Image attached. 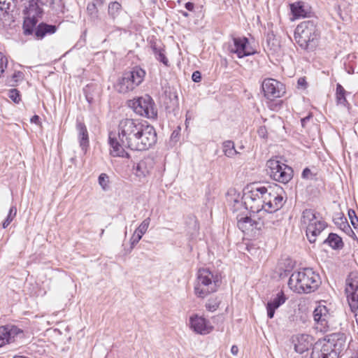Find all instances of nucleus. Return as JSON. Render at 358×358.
<instances>
[{"instance_id": "nucleus-1", "label": "nucleus", "mask_w": 358, "mask_h": 358, "mask_svg": "<svg viewBox=\"0 0 358 358\" xmlns=\"http://www.w3.org/2000/svg\"><path fill=\"white\" fill-rule=\"evenodd\" d=\"M141 122L138 119L133 118H123L120 120L117 134L110 132L108 137L110 153L113 157L130 158V155L125 149H129L132 141H136V134L140 131Z\"/></svg>"}, {"instance_id": "nucleus-2", "label": "nucleus", "mask_w": 358, "mask_h": 358, "mask_svg": "<svg viewBox=\"0 0 358 358\" xmlns=\"http://www.w3.org/2000/svg\"><path fill=\"white\" fill-rule=\"evenodd\" d=\"M320 278L312 268H306L294 271L289 277L288 285L297 293H310L317 289Z\"/></svg>"}, {"instance_id": "nucleus-3", "label": "nucleus", "mask_w": 358, "mask_h": 358, "mask_svg": "<svg viewBox=\"0 0 358 358\" xmlns=\"http://www.w3.org/2000/svg\"><path fill=\"white\" fill-rule=\"evenodd\" d=\"M320 348L314 347L310 358H338L347 348L346 336L343 333L329 335Z\"/></svg>"}, {"instance_id": "nucleus-4", "label": "nucleus", "mask_w": 358, "mask_h": 358, "mask_svg": "<svg viewBox=\"0 0 358 358\" xmlns=\"http://www.w3.org/2000/svg\"><path fill=\"white\" fill-rule=\"evenodd\" d=\"M221 282V278L218 274H214L208 268H200L194 285V294L198 298L204 299L216 292Z\"/></svg>"}, {"instance_id": "nucleus-5", "label": "nucleus", "mask_w": 358, "mask_h": 358, "mask_svg": "<svg viewBox=\"0 0 358 358\" xmlns=\"http://www.w3.org/2000/svg\"><path fill=\"white\" fill-rule=\"evenodd\" d=\"M319 31L315 20H306L297 25L294 31V38L303 49H312L319 38Z\"/></svg>"}, {"instance_id": "nucleus-6", "label": "nucleus", "mask_w": 358, "mask_h": 358, "mask_svg": "<svg viewBox=\"0 0 358 358\" xmlns=\"http://www.w3.org/2000/svg\"><path fill=\"white\" fill-rule=\"evenodd\" d=\"M301 226L306 229V236L310 243H315L316 237L326 228V222L319 213L312 209H305L301 218Z\"/></svg>"}, {"instance_id": "nucleus-7", "label": "nucleus", "mask_w": 358, "mask_h": 358, "mask_svg": "<svg viewBox=\"0 0 358 358\" xmlns=\"http://www.w3.org/2000/svg\"><path fill=\"white\" fill-rule=\"evenodd\" d=\"M266 187L253 185L248 187L243 196L244 205L252 213L264 211Z\"/></svg>"}, {"instance_id": "nucleus-8", "label": "nucleus", "mask_w": 358, "mask_h": 358, "mask_svg": "<svg viewBox=\"0 0 358 358\" xmlns=\"http://www.w3.org/2000/svg\"><path fill=\"white\" fill-rule=\"evenodd\" d=\"M145 71L140 66H134L130 71L125 72L118 79L115 88L122 94L133 91L137 86L142 83L145 76Z\"/></svg>"}, {"instance_id": "nucleus-9", "label": "nucleus", "mask_w": 358, "mask_h": 358, "mask_svg": "<svg viewBox=\"0 0 358 358\" xmlns=\"http://www.w3.org/2000/svg\"><path fill=\"white\" fill-rule=\"evenodd\" d=\"M23 13L25 15L23 23L24 34H32L38 22V18H41L43 14V1L41 0H30Z\"/></svg>"}, {"instance_id": "nucleus-10", "label": "nucleus", "mask_w": 358, "mask_h": 358, "mask_svg": "<svg viewBox=\"0 0 358 358\" xmlns=\"http://www.w3.org/2000/svg\"><path fill=\"white\" fill-rule=\"evenodd\" d=\"M141 126L140 131L136 134V141H133L130 146L129 149L131 150H147L157 142V133L155 128L143 122Z\"/></svg>"}, {"instance_id": "nucleus-11", "label": "nucleus", "mask_w": 358, "mask_h": 358, "mask_svg": "<svg viewBox=\"0 0 358 358\" xmlns=\"http://www.w3.org/2000/svg\"><path fill=\"white\" fill-rule=\"evenodd\" d=\"M266 166L271 178L277 182L286 184L293 177L292 169L277 159H269Z\"/></svg>"}, {"instance_id": "nucleus-12", "label": "nucleus", "mask_w": 358, "mask_h": 358, "mask_svg": "<svg viewBox=\"0 0 358 358\" xmlns=\"http://www.w3.org/2000/svg\"><path fill=\"white\" fill-rule=\"evenodd\" d=\"M313 318L316 324V328L320 331L327 332L334 327L335 320L333 312L322 303H320L315 308Z\"/></svg>"}, {"instance_id": "nucleus-13", "label": "nucleus", "mask_w": 358, "mask_h": 358, "mask_svg": "<svg viewBox=\"0 0 358 358\" xmlns=\"http://www.w3.org/2000/svg\"><path fill=\"white\" fill-rule=\"evenodd\" d=\"M284 194L282 188L278 185H275L273 188L269 187V189H268L266 187L264 212L270 215V214L280 210L285 202Z\"/></svg>"}, {"instance_id": "nucleus-14", "label": "nucleus", "mask_w": 358, "mask_h": 358, "mask_svg": "<svg viewBox=\"0 0 358 358\" xmlns=\"http://www.w3.org/2000/svg\"><path fill=\"white\" fill-rule=\"evenodd\" d=\"M129 106L141 116L148 118H155L157 116L154 101L149 95L146 94L137 99L129 101Z\"/></svg>"}, {"instance_id": "nucleus-15", "label": "nucleus", "mask_w": 358, "mask_h": 358, "mask_svg": "<svg viewBox=\"0 0 358 358\" xmlns=\"http://www.w3.org/2000/svg\"><path fill=\"white\" fill-rule=\"evenodd\" d=\"M262 87L265 97L271 100L282 96L285 92L284 85L272 78L265 79Z\"/></svg>"}, {"instance_id": "nucleus-16", "label": "nucleus", "mask_w": 358, "mask_h": 358, "mask_svg": "<svg viewBox=\"0 0 358 358\" xmlns=\"http://www.w3.org/2000/svg\"><path fill=\"white\" fill-rule=\"evenodd\" d=\"M345 293L352 309L358 304V273L351 272L346 279Z\"/></svg>"}, {"instance_id": "nucleus-17", "label": "nucleus", "mask_w": 358, "mask_h": 358, "mask_svg": "<svg viewBox=\"0 0 358 358\" xmlns=\"http://www.w3.org/2000/svg\"><path fill=\"white\" fill-rule=\"evenodd\" d=\"M231 53L236 54L238 58H243L254 54L249 47V41L246 37L233 38V45H229Z\"/></svg>"}, {"instance_id": "nucleus-18", "label": "nucleus", "mask_w": 358, "mask_h": 358, "mask_svg": "<svg viewBox=\"0 0 358 358\" xmlns=\"http://www.w3.org/2000/svg\"><path fill=\"white\" fill-rule=\"evenodd\" d=\"M264 225V222L260 219L255 220L248 216L238 217L237 226L245 234H256L262 230Z\"/></svg>"}, {"instance_id": "nucleus-19", "label": "nucleus", "mask_w": 358, "mask_h": 358, "mask_svg": "<svg viewBox=\"0 0 358 358\" xmlns=\"http://www.w3.org/2000/svg\"><path fill=\"white\" fill-rule=\"evenodd\" d=\"M189 327L194 332L201 335L209 334L213 329L209 321L198 315L190 317Z\"/></svg>"}, {"instance_id": "nucleus-20", "label": "nucleus", "mask_w": 358, "mask_h": 358, "mask_svg": "<svg viewBox=\"0 0 358 358\" xmlns=\"http://www.w3.org/2000/svg\"><path fill=\"white\" fill-rule=\"evenodd\" d=\"M155 165L154 159L151 157H145L140 160L133 167L134 175L139 179H142L150 174Z\"/></svg>"}, {"instance_id": "nucleus-21", "label": "nucleus", "mask_w": 358, "mask_h": 358, "mask_svg": "<svg viewBox=\"0 0 358 358\" xmlns=\"http://www.w3.org/2000/svg\"><path fill=\"white\" fill-rule=\"evenodd\" d=\"M21 334L22 331L15 326L0 327V348L14 342L15 337Z\"/></svg>"}, {"instance_id": "nucleus-22", "label": "nucleus", "mask_w": 358, "mask_h": 358, "mask_svg": "<svg viewBox=\"0 0 358 358\" xmlns=\"http://www.w3.org/2000/svg\"><path fill=\"white\" fill-rule=\"evenodd\" d=\"M76 129L77 131L78 140L79 142L80 147L84 152H86L90 145L89 134L85 124L79 120H77L76 122Z\"/></svg>"}, {"instance_id": "nucleus-23", "label": "nucleus", "mask_w": 358, "mask_h": 358, "mask_svg": "<svg viewBox=\"0 0 358 358\" xmlns=\"http://www.w3.org/2000/svg\"><path fill=\"white\" fill-rule=\"evenodd\" d=\"M312 340V336L308 334L298 335L293 341L295 351L300 354L308 351L313 345Z\"/></svg>"}, {"instance_id": "nucleus-24", "label": "nucleus", "mask_w": 358, "mask_h": 358, "mask_svg": "<svg viewBox=\"0 0 358 358\" xmlns=\"http://www.w3.org/2000/svg\"><path fill=\"white\" fill-rule=\"evenodd\" d=\"M287 298L282 291L279 292L276 296L266 304L267 315L270 319L273 318L275 311L281 305L285 303Z\"/></svg>"}, {"instance_id": "nucleus-25", "label": "nucleus", "mask_w": 358, "mask_h": 358, "mask_svg": "<svg viewBox=\"0 0 358 358\" xmlns=\"http://www.w3.org/2000/svg\"><path fill=\"white\" fill-rule=\"evenodd\" d=\"M290 9L294 19L309 17L310 12L305 8L303 2L290 4Z\"/></svg>"}, {"instance_id": "nucleus-26", "label": "nucleus", "mask_w": 358, "mask_h": 358, "mask_svg": "<svg viewBox=\"0 0 358 358\" xmlns=\"http://www.w3.org/2000/svg\"><path fill=\"white\" fill-rule=\"evenodd\" d=\"M328 243L333 249H341L343 247V242L342 238L336 234L330 233L324 242Z\"/></svg>"}, {"instance_id": "nucleus-27", "label": "nucleus", "mask_w": 358, "mask_h": 358, "mask_svg": "<svg viewBox=\"0 0 358 358\" xmlns=\"http://www.w3.org/2000/svg\"><path fill=\"white\" fill-rule=\"evenodd\" d=\"M348 92L343 87L338 83L336 85V99L337 104L342 105L345 107H349L350 104L346 99V94Z\"/></svg>"}, {"instance_id": "nucleus-28", "label": "nucleus", "mask_w": 358, "mask_h": 358, "mask_svg": "<svg viewBox=\"0 0 358 358\" xmlns=\"http://www.w3.org/2000/svg\"><path fill=\"white\" fill-rule=\"evenodd\" d=\"M335 224L338 225L341 229L345 231L347 234L350 235V233L355 234L350 225L348 223L347 219L341 216L334 220Z\"/></svg>"}, {"instance_id": "nucleus-29", "label": "nucleus", "mask_w": 358, "mask_h": 358, "mask_svg": "<svg viewBox=\"0 0 358 358\" xmlns=\"http://www.w3.org/2000/svg\"><path fill=\"white\" fill-rule=\"evenodd\" d=\"M223 152L228 157H232L238 152L235 150L234 143L231 141H226L222 144Z\"/></svg>"}, {"instance_id": "nucleus-30", "label": "nucleus", "mask_w": 358, "mask_h": 358, "mask_svg": "<svg viewBox=\"0 0 358 358\" xmlns=\"http://www.w3.org/2000/svg\"><path fill=\"white\" fill-rule=\"evenodd\" d=\"M221 303V299L219 296H215L210 298L206 303V308L210 312L215 311Z\"/></svg>"}, {"instance_id": "nucleus-31", "label": "nucleus", "mask_w": 358, "mask_h": 358, "mask_svg": "<svg viewBox=\"0 0 358 358\" xmlns=\"http://www.w3.org/2000/svg\"><path fill=\"white\" fill-rule=\"evenodd\" d=\"M49 2L50 7L56 13H62L64 3L62 0H46V3Z\"/></svg>"}, {"instance_id": "nucleus-32", "label": "nucleus", "mask_w": 358, "mask_h": 358, "mask_svg": "<svg viewBox=\"0 0 358 358\" xmlns=\"http://www.w3.org/2000/svg\"><path fill=\"white\" fill-rule=\"evenodd\" d=\"M13 3V0H0V16L8 13Z\"/></svg>"}, {"instance_id": "nucleus-33", "label": "nucleus", "mask_w": 358, "mask_h": 358, "mask_svg": "<svg viewBox=\"0 0 358 358\" xmlns=\"http://www.w3.org/2000/svg\"><path fill=\"white\" fill-rule=\"evenodd\" d=\"M16 213H17L16 208L15 206H11L9 210L7 217L2 223V227L3 229H6L10 224V222L13 221V220L15 217Z\"/></svg>"}, {"instance_id": "nucleus-34", "label": "nucleus", "mask_w": 358, "mask_h": 358, "mask_svg": "<svg viewBox=\"0 0 358 358\" xmlns=\"http://www.w3.org/2000/svg\"><path fill=\"white\" fill-rule=\"evenodd\" d=\"M150 223V218H145L138 226V227L135 230V232L140 234L141 236H143L147 231L149 225Z\"/></svg>"}, {"instance_id": "nucleus-35", "label": "nucleus", "mask_w": 358, "mask_h": 358, "mask_svg": "<svg viewBox=\"0 0 358 358\" xmlns=\"http://www.w3.org/2000/svg\"><path fill=\"white\" fill-rule=\"evenodd\" d=\"M121 4L117 1L112 2L108 6V14L114 19L121 9Z\"/></svg>"}, {"instance_id": "nucleus-36", "label": "nucleus", "mask_w": 358, "mask_h": 358, "mask_svg": "<svg viewBox=\"0 0 358 358\" xmlns=\"http://www.w3.org/2000/svg\"><path fill=\"white\" fill-rule=\"evenodd\" d=\"M87 12L91 19L94 20L98 18V9L94 3H89L87 6Z\"/></svg>"}, {"instance_id": "nucleus-37", "label": "nucleus", "mask_w": 358, "mask_h": 358, "mask_svg": "<svg viewBox=\"0 0 358 358\" xmlns=\"http://www.w3.org/2000/svg\"><path fill=\"white\" fill-rule=\"evenodd\" d=\"M99 184L106 191L108 189L109 178L106 173H101L98 178Z\"/></svg>"}, {"instance_id": "nucleus-38", "label": "nucleus", "mask_w": 358, "mask_h": 358, "mask_svg": "<svg viewBox=\"0 0 358 358\" xmlns=\"http://www.w3.org/2000/svg\"><path fill=\"white\" fill-rule=\"evenodd\" d=\"M45 36V23L41 22L34 31V37L36 39H42Z\"/></svg>"}, {"instance_id": "nucleus-39", "label": "nucleus", "mask_w": 358, "mask_h": 358, "mask_svg": "<svg viewBox=\"0 0 358 358\" xmlns=\"http://www.w3.org/2000/svg\"><path fill=\"white\" fill-rule=\"evenodd\" d=\"M8 96L15 103L20 101V92L16 89H11L8 92Z\"/></svg>"}, {"instance_id": "nucleus-40", "label": "nucleus", "mask_w": 358, "mask_h": 358, "mask_svg": "<svg viewBox=\"0 0 358 358\" xmlns=\"http://www.w3.org/2000/svg\"><path fill=\"white\" fill-rule=\"evenodd\" d=\"M142 236L134 231V234L132 235L130 239L131 250H132L134 247L139 242Z\"/></svg>"}, {"instance_id": "nucleus-41", "label": "nucleus", "mask_w": 358, "mask_h": 358, "mask_svg": "<svg viewBox=\"0 0 358 358\" xmlns=\"http://www.w3.org/2000/svg\"><path fill=\"white\" fill-rule=\"evenodd\" d=\"M155 58L157 60L162 62L165 66H169V59L166 57L164 52H159V55H157Z\"/></svg>"}, {"instance_id": "nucleus-42", "label": "nucleus", "mask_w": 358, "mask_h": 358, "mask_svg": "<svg viewBox=\"0 0 358 358\" xmlns=\"http://www.w3.org/2000/svg\"><path fill=\"white\" fill-rule=\"evenodd\" d=\"M152 50L153 51V53L155 56V57L159 55V52H165L164 49L162 48L161 46H158L157 43H154L151 45Z\"/></svg>"}, {"instance_id": "nucleus-43", "label": "nucleus", "mask_w": 358, "mask_h": 358, "mask_svg": "<svg viewBox=\"0 0 358 358\" xmlns=\"http://www.w3.org/2000/svg\"><path fill=\"white\" fill-rule=\"evenodd\" d=\"M57 26L46 24V34H52L56 32Z\"/></svg>"}, {"instance_id": "nucleus-44", "label": "nucleus", "mask_w": 358, "mask_h": 358, "mask_svg": "<svg viewBox=\"0 0 358 358\" xmlns=\"http://www.w3.org/2000/svg\"><path fill=\"white\" fill-rule=\"evenodd\" d=\"M192 79L195 83H199L201 80V74L200 71H196L192 73Z\"/></svg>"}, {"instance_id": "nucleus-45", "label": "nucleus", "mask_w": 358, "mask_h": 358, "mask_svg": "<svg viewBox=\"0 0 358 358\" xmlns=\"http://www.w3.org/2000/svg\"><path fill=\"white\" fill-rule=\"evenodd\" d=\"M301 176L303 178L308 179L312 176V172L308 168H306L303 169Z\"/></svg>"}, {"instance_id": "nucleus-46", "label": "nucleus", "mask_w": 358, "mask_h": 358, "mask_svg": "<svg viewBox=\"0 0 358 358\" xmlns=\"http://www.w3.org/2000/svg\"><path fill=\"white\" fill-rule=\"evenodd\" d=\"M298 87L301 88H306L307 85L305 78H299L297 82Z\"/></svg>"}, {"instance_id": "nucleus-47", "label": "nucleus", "mask_w": 358, "mask_h": 358, "mask_svg": "<svg viewBox=\"0 0 358 358\" xmlns=\"http://www.w3.org/2000/svg\"><path fill=\"white\" fill-rule=\"evenodd\" d=\"M257 132L260 137L264 138L266 135V129L265 127H260Z\"/></svg>"}, {"instance_id": "nucleus-48", "label": "nucleus", "mask_w": 358, "mask_h": 358, "mask_svg": "<svg viewBox=\"0 0 358 358\" xmlns=\"http://www.w3.org/2000/svg\"><path fill=\"white\" fill-rule=\"evenodd\" d=\"M31 122L32 123H35L36 124H40L41 125V122H40V117L38 115H34L31 118Z\"/></svg>"}, {"instance_id": "nucleus-49", "label": "nucleus", "mask_w": 358, "mask_h": 358, "mask_svg": "<svg viewBox=\"0 0 358 358\" xmlns=\"http://www.w3.org/2000/svg\"><path fill=\"white\" fill-rule=\"evenodd\" d=\"M231 352L234 355H237L238 352V348L235 345H232L231 348Z\"/></svg>"}, {"instance_id": "nucleus-50", "label": "nucleus", "mask_w": 358, "mask_h": 358, "mask_svg": "<svg viewBox=\"0 0 358 358\" xmlns=\"http://www.w3.org/2000/svg\"><path fill=\"white\" fill-rule=\"evenodd\" d=\"M351 223L355 229L358 228V218L357 217H355V218L351 220Z\"/></svg>"}, {"instance_id": "nucleus-51", "label": "nucleus", "mask_w": 358, "mask_h": 358, "mask_svg": "<svg viewBox=\"0 0 358 358\" xmlns=\"http://www.w3.org/2000/svg\"><path fill=\"white\" fill-rule=\"evenodd\" d=\"M194 3H191V2H187L185 3V8L189 10V11H192L194 9Z\"/></svg>"}, {"instance_id": "nucleus-52", "label": "nucleus", "mask_w": 358, "mask_h": 358, "mask_svg": "<svg viewBox=\"0 0 358 358\" xmlns=\"http://www.w3.org/2000/svg\"><path fill=\"white\" fill-rule=\"evenodd\" d=\"M348 215L350 217V220L355 218L356 216L355 212L353 210H350L348 212Z\"/></svg>"}, {"instance_id": "nucleus-53", "label": "nucleus", "mask_w": 358, "mask_h": 358, "mask_svg": "<svg viewBox=\"0 0 358 358\" xmlns=\"http://www.w3.org/2000/svg\"><path fill=\"white\" fill-rule=\"evenodd\" d=\"M21 76H22V73L20 71H18L13 74V78H15V81H17V78H20Z\"/></svg>"}, {"instance_id": "nucleus-54", "label": "nucleus", "mask_w": 358, "mask_h": 358, "mask_svg": "<svg viewBox=\"0 0 358 358\" xmlns=\"http://www.w3.org/2000/svg\"><path fill=\"white\" fill-rule=\"evenodd\" d=\"M310 117H306L303 119H301V124L303 127H304V124L306 122V121L309 120Z\"/></svg>"}, {"instance_id": "nucleus-55", "label": "nucleus", "mask_w": 358, "mask_h": 358, "mask_svg": "<svg viewBox=\"0 0 358 358\" xmlns=\"http://www.w3.org/2000/svg\"><path fill=\"white\" fill-rule=\"evenodd\" d=\"M355 308H357V313H355V317H356V322L358 324V304L357 306H355Z\"/></svg>"}, {"instance_id": "nucleus-56", "label": "nucleus", "mask_w": 358, "mask_h": 358, "mask_svg": "<svg viewBox=\"0 0 358 358\" xmlns=\"http://www.w3.org/2000/svg\"><path fill=\"white\" fill-rule=\"evenodd\" d=\"M347 71H348V73H354V70L351 67H350V69H348Z\"/></svg>"}, {"instance_id": "nucleus-57", "label": "nucleus", "mask_w": 358, "mask_h": 358, "mask_svg": "<svg viewBox=\"0 0 358 358\" xmlns=\"http://www.w3.org/2000/svg\"><path fill=\"white\" fill-rule=\"evenodd\" d=\"M86 99H87V101H88L89 102H91V100L89 99V97H88V96H87V95L86 96Z\"/></svg>"}, {"instance_id": "nucleus-58", "label": "nucleus", "mask_w": 358, "mask_h": 358, "mask_svg": "<svg viewBox=\"0 0 358 358\" xmlns=\"http://www.w3.org/2000/svg\"><path fill=\"white\" fill-rule=\"evenodd\" d=\"M103 233H104V229H102L101 232V236H102Z\"/></svg>"}, {"instance_id": "nucleus-59", "label": "nucleus", "mask_w": 358, "mask_h": 358, "mask_svg": "<svg viewBox=\"0 0 358 358\" xmlns=\"http://www.w3.org/2000/svg\"><path fill=\"white\" fill-rule=\"evenodd\" d=\"M0 54H2L1 52H0Z\"/></svg>"}]
</instances>
